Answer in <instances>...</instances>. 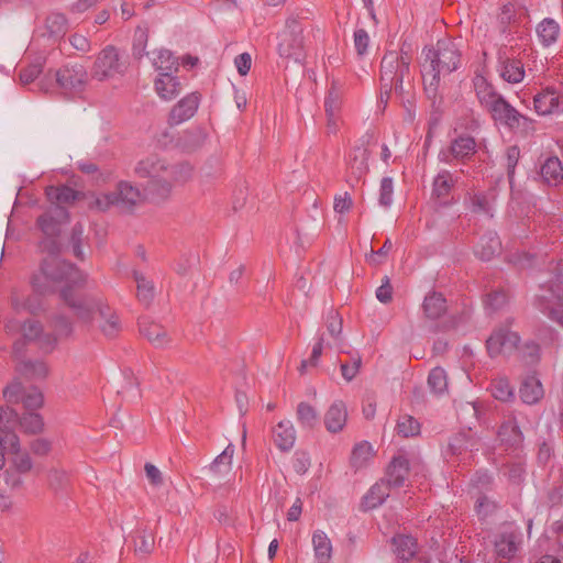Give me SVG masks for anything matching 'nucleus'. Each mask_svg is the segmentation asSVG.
I'll return each mask as SVG.
<instances>
[{"instance_id":"20","label":"nucleus","mask_w":563,"mask_h":563,"mask_svg":"<svg viewBox=\"0 0 563 563\" xmlns=\"http://www.w3.org/2000/svg\"><path fill=\"white\" fill-rule=\"evenodd\" d=\"M409 476V461L398 454L391 459L386 467L385 476L382 478L391 489L402 487Z\"/></svg>"},{"instance_id":"6","label":"nucleus","mask_w":563,"mask_h":563,"mask_svg":"<svg viewBox=\"0 0 563 563\" xmlns=\"http://www.w3.org/2000/svg\"><path fill=\"white\" fill-rule=\"evenodd\" d=\"M411 57L407 53L396 51L387 52L380 63V84L382 89L389 99L391 91L404 96V81L409 77V66Z\"/></svg>"},{"instance_id":"27","label":"nucleus","mask_w":563,"mask_h":563,"mask_svg":"<svg viewBox=\"0 0 563 563\" xmlns=\"http://www.w3.org/2000/svg\"><path fill=\"white\" fill-rule=\"evenodd\" d=\"M473 86L479 103L487 110L501 97L483 75H475Z\"/></svg>"},{"instance_id":"59","label":"nucleus","mask_w":563,"mask_h":563,"mask_svg":"<svg viewBox=\"0 0 563 563\" xmlns=\"http://www.w3.org/2000/svg\"><path fill=\"white\" fill-rule=\"evenodd\" d=\"M154 549V537L145 530L140 531L135 539V552L140 555H147Z\"/></svg>"},{"instance_id":"61","label":"nucleus","mask_w":563,"mask_h":563,"mask_svg":"<svg viewBox=\"0 0 563 563\" xmlns=\"http://www.w3.org/2000/svg\"><path fill=\"white\" fill-rule=\"evenodd\" d=\"M327 329L329 334L334 339L338 340L342 333L343 324H342V318L335 311L334 309H330L327 313Z\"/></svg>"},{"instance_id":"9","label":"nucleus","mask_w":563,"mask_h":563,"mask_svg":"<svg viewBox=\"0 0 563 563\" xmlns=\"http://www.w3.org/2000/svg\"><path fill=\"white\" fill-rule=\"evenodd\" d=\"M537 296L538 309L563 327V275L559 274L548 285L541 286Z\"/></svg>"},{"instance_id":"50","label":"nucleus","mask_w":563,"mask_h":563,"mask_svg":"<svg viewBox=\"0 0 563 563\" xmlns=\"http://www.w3.org/2000/svg\"><path fill=\"white\" fill-rule=\"evenodd\" d=\"M47 196L51 199H55L57 201L56 205L60 206L59 203L74 202L78 198L79 192L68 186H60L48 188Z\"/></svg>"},{"instance_id":"26","label":"nucleus","mask_w":563,"mask_h":563,"mask_svg":"<svg viewBox=\"0 0 563 563\" xmlns=\"http://www.w3.org/2000/svg\"><path fill=\"white\" fill-rule=\"evenodd\" d=\"M347 419L346 406L342 400H335L324 413V426L331 433L340 432Z\"/></svg>"},{"instance_id":"13","label":"nucleus","mask_w":563,"mask_h":563,"mask_svg":"<svg viewBox=\"0 0 563 563\" xmlns=\"http://www.w3.org/2000/svg\"><path fill=\"white\" fill-rule=\"evenodd\" d=\"M477 144L473 136L461 134L453 139L450 145L441 148L438 154L440 162L452 164L454 161L466 163L476 153Z\"/></svg>"},{"instance_id":"14","label":"nucleus","mask_w":563,"mask_h":563,"mask_svg":"<svg viewBox=\"0 0 563 563\" xmlns=\"http://www.w3.org/2000/svg\"><path fill=\"white\" fill-rule=\"evenodd\" d=\"M520 338L507 327L496 329L486 340L487 352L490 357L511 354L517 351Z\"/></svg>"},{"instance_id":"36","label":"nucleus","mask_w":563,"mask_h":563,"mask_svg":"<svg viewBox=\"0 0 563 563\" xmlns=\"http://www.w3.org/2000/svg\"><path fill=\"white\" fill-rule=\"evenodd\" d=\"M314 558L318 563H329L332 558V543L323 531H316L312 534Z\"/></svg>"},{"instance_id":"64","label":"nucleus","mask_w":563,"mask_h":563,"mask_svg":"<svg viewBox=\"0 0 563 563\" xmlns=\"http://www.w3.org/2000/svg\"><path fill=\"white\" fill-rule=\"evenodd\" d=\"M394 181L390 177H384L379 188V205L387 208L393 202Z\"/></svg>"},{"instance_id":"38","label":"nucleus","mask_w":563,"mask_h":563,"mask_svg":"<svg viewBox=\"0 0 563 563\" xmlns=\"http://www.w3.org/2000/svg\"><path fill=\"white\" fill-rule=\"evenodd\" d=\"M207 139V131L200 126H196L183 133L179 139V144L183 150L194 152L200 148L206 143Z\"/></svg>"},{"instance_id":"8","label":"nucleus","mask_w":563,"mask_h":563,"mask_svg":"<svg viewBox=\"0 0 563 563\" xmlns=\"http://www.w3.org/2000/svg\"><path fill=\"white\" fill-rule=\"evenodd\" d=\"M129 67L128 57L112 45L106 46L97 56L91 77L99 81L123 76Z\"/></svg>"},{"instance_id":"46","label":"nucleus","mask_w":563,"mask_h":563,"mask_svg":"<svg viewBox=\"0 0 563 563\" xmlns=\"http://www.w3.org/2000/svg\"><path fill=\"white\" fill-rule=\"evenodd\" d=\"M453 187L452 174L449 170H441L433 180L432 195L438 199L446 198Z\"/></svg>"},{"instance_id":"37","label":"nucleus","mask_w":563,"mask_h":563,"mask_svg":"<svg viewBox=\"0 0 563 563\" xmlns=\"http://www.w3.org/2000/svg\"><path fill=\"white\" fill-rule=\"evenodd\" d=\"M498 437L501 442L512 448L519 446L523 441V434L514 418L508 419L500 426Z\"/></svg>"},{"instance_id":"25","label":"nucleus","mask_w":563,"mask_h":563,"mask_svg":"<svg viewBox=\"0 0 563 563\" xmlns=\"http://www.w3.org/2000/svg\"><path fill=\"white\" fill-rule=\"evenodd\" d=\"M154 88L161 99L169 101L179 95L181 84L173 74L161 73L154 81Z\"/></svg>"},{"instance_id":"35","label":"nucleus","mask_w":563,"mask_h":563,"mask_svg":"<svg viewBox=\"0 0 563 563\" xmlns=\"http://www.w3.org/2000/svg\"><path fill=\"white\" fill-rule=\"evenodd\" d=\"M151 60L153 67L158 71V74H173L174 71L178 70L177 58L168 49L161 48L157 51H153Z\"/></svg>"},{"instance_id":"40","label":"nucleus","mask_w":563,"mask_h":563,"mask_svg":"<svg viewBox=\"0 0 563 563\" xmlns=\"http://www.w3.org/2000/svg\"><path fill=\"white\" fill-rule=\"evenodd\" d=\"M475 444L470 433L460 432L450 438L445 452L451 455H461L463 452L473 451Z\"/></svg>"},{"instance_id":"58","label":"nucleus","mask_w":563,"mask_h":563,"mask_svg":"<svg viewBox=\"0 0 563 563\" xmlns=\"http://www.w3.org/2000/svg\"><path fill=\"white\" fill-rule=\"evenodd\" d=\"M21 402L27 410H30V412H32L43 406L44 397L36 387H32L26 390Z\"/></svg>"},{"instance_id":"51","label":"nucleus","mask_w":563,"mask_h":563,"mask_svg":"<svg viewBox=\"0 0 563 563\" xmlns=\"http://www.w3.org/2000/svg\"><path fill=\"white\" fill-rule=\"evenodd\" d=\"M21 428L31 434H36L43 430L44 422L41 415L36 412H27L18 419Z\"/></svg>"},{"instance_id":"28","label":"nucleus","mask_w":563,"mask_h":563,"mask_svg":"<svg viewBox=\"0 0 563 563\" xmlns=\"http://www.w3.org/2000/svg\"><path fill=\"white\" fill-rule=\"evenodd\" d=\"M167 162V158L158 155H150L136 163L134 166V175L139 178L147 179L146 183H151L158 172H162V167Z\"/></svg>"},{"instance_id":"29","label":"nucleus","mask_w":563,"mask_h":563,"mask_svg":"<svg viewBox=\"0 0 563 563\" xmlns=\"http://www.w3.org/2000/svg\"><path fill=\"white\" fill-rule=\"evenodd\" d=\"M139 327L141 334L155 347H164L170 341L166 330L158 323L142 320Z\"/></svg>"},{"instance_id":"11","label":"nucleus","mask_w":563,"mask_h":563,"mask_svg":"<svg viewBox=\"0 0 563 563\" xmlns=\"http://www.w3.org/2000/svg\"><path fill=\"white\" fill-rule=\"evenodd\" d=\"M303 36L299 23L291 19L286 22V30L282 34L278 44V53L283 58L300 62L303 57Z\"/></svg>"},{"instance_id":"34","label":"nucleus","mask_w":563,"mask_h":563,"mask_svg":"<svg viewBox=\"0 0 563 563\" xmlns=\"http://www.w3.org/2000/svg\"><path fill=\"white\" fill-rule=\"evenodd\" d=\"M500 246L501 244L496 233H486L479 239L475 247V255L483 261H490L499 253Z\"/></svg>"},{"instance_id":"39","label":"nucleus","mask_w":563,"mask_h":563,"mask_svg":"<svg viewBox=\"0 0 563 563\" xmlns=\"http://www.w3.org/2000/svg\"><path fill=\"white\" fill-rule=\"evenodd\" d=\"M423 311L430 319L440 318L446 310L445 298L439 292H431L423 300Z\"/></svg>"},{"instance_id":"54","label":"nucleus","mask_w":563,"mask_h":563,"mask_svg":"<svg viewBox=\"0 0 563 563\" xmlns=\"http://www.w3.org/2000/svg\"><path fill=\"white\" fill-rule=\"evenodd\" d=\"M518 355L527 365H533L539 361L540 347L533 341H528L523 345H518Z\"/></svg>"},{"instance_id":"5","label":"nucleus","mask_w":563,"mask_h":563,"mask_svg":"<svg viewBox=\"0 0 563 563\" xmlns=\"http://www.w3.org/2000/svg\"><path fill=\"white\" fill-rule=\"evenodd\" d=\"M144 197L141 189L131 181H119L112 191L97 196L90 208L107 211L114 207L121 213L131 214L142 203Z\"/></svg>"},{"instance_id":"63","label":"nucleus","mask_w":563,"mask_h":563,"mask_svg":"<svg viewBox=\"0 0 563 563\" xmlns=\"http://www.w3.org/2000/svg\"><path fill=\"white\" fill-rule=\"evenodd\" d=\"M497 508V505L494 500L489 499L485 495H481L477 497L475 503V511L481 519H485L490 516Z\"/></svg>"},{"instance_id":"57","label":"nucleus","mask_w":563,"mask_h":563,"mask_svg":"<svg viewBox=\"0 0 563 563\" xmlns=\"http://www.w3.org/2000/svg\"><path fill=\"white\" fill-rule=\"evenodd\" d=\"M508 297L504 290H494L487 294L485 308L490 312L500 310L507 303Z\"/></svg>"},{"instance_id":"56","label":"nucleus","mask_w":563,"mask_h":563,"mask_svg":"<svg viewBox=\"0 0 563 563\" xmlns=\"http://www.w3.org/2000/svg\"><path fill=\"white\" fill-rule=\"evenodd\" d=\"M520 158V148L517 145H511L506 151L505 166L507 169V176L510 184L514 183L515 169Z\"/></svg>"},{"instance_id":"49","label":"nucleus","mask_w":563,"mask_h":563,"mask_svg":"<svg viewBox=\"0 0 563 563\" xmlns=\"http://www.w3.org/2000/svg\"><path fill=\"white\" fill-rule=\"evenodd\" d=\"M134 279L137 284V298L139 300L148 306L154 298L153 283L147 280L143 274L134 272Z\"/></svg>"},{"instance_id":"22","label":"nucleus","mask_w":563,"mask_h":563,"mask_svg":"<svg viewBox=\"0 0 563 563\" xmlns=\"http://www.w3.org/2000/svg\"><path fill=\"white\" fill-rule=\"evenodd\" d=\"M22 335L26 341H37L38 347L46 353L56 347V339L43 332V325L35 320H27L21 327Z\"/></svg>"},{"instance_id":"31","label":"nucleus","mask_w":563,"mask_h":563,"mask_svg":"<svg viewBox=\"0 0 563 563\" xmlns=\"http://www.w3.org/2000/svg\"><path fill=\"white\" fill-rule=\"evenodd\" d=\"M390 489L383 479L375 483L362 499L363 509L369 510L380 506L389 496Z\"/></svg>"},{"instance_id":"18","label":"nucleus","mask_w":563,"mask_h":563,"mask_svg":"<svg viewBox=\"0 0 563 563\" xmlns=\"http://www.w3.org/2000/svg\"><path fill=\"white\" fill-rule=\"evenodd\" d=\"M372 139V134L366 133L361 140L358 144H355L347 156L346 164L351 174L355 178H361L368 172V157L369 152L366 147L369 140Z\"/></svg>"},{"instance_id":"44","label":"nucleus","mask_w":563,"mask_h":563,"mask_svg":"<svg viewBox=\"0 0 563 563\" xmlns=\"http://www.w3.org/2000/svg\"><path fill=\"white\" fill-rule=\"evenodd\" d=\"M18 371L27 378H45L48 374V366L43 361H22Z\"/></svg>"},{"instance_id":"53","label":"nucleus","mask_w":563,"mask_h":563,"mask_svg":"<svg viewBox=\"0 0 563 563\" xmlns=\"http://www.w3.org/2000/svg\"><path fill=\"white\" fill-rule=\"evenodd\" d=\"M428 386L434 394L445 391L448 387L445 371L441 367L433 368L428 376Z\"/></svg>"},{"instance_id":"48","label":"nucleus","mask_w":563,"mask_h":563,"mask_svg":"<svg viewBox=\"0 0 563 563\" xmlns=\"http://www.w3.org/2000/svg\"><path fill=\"white\" fill-rule=\"evenodd\" d=\"M297 420L302 428H313L318 422L317 410L308 402L301 401L296 410Z\"/></svg>"},{"instance_id":"55","label":"nucleus","mask_w":563,"mask_h":563,"mask_svg":"<svg viewBox=\"0 0 563 563\" xmlns=\"http://www.w3.org/2000/svg\"><path fill=\"white\" fill-rule=\"evenodd\" d=\"M340 91L335 88L333 82L324 101L325 113L330 119V122L333 120L334 115H336V112L340 109Z\"/></svg>"},{"instance_id":"62","label":"nucleus","mask_w":563,"mask_h":563,"mask_svg":"<svg viewBox=\"0 0 563 563\" xmlns=\"http://www.w3.org/2000/svg\"><path fill=\"white\" fill-rule=\"evenodd\" d=\"M25 393L26 390L22 384L18 379H14L3 389V397L8 402L18 404L22 401Z\"/></svg>"},{"instance_id":"24","label":"nucleus","mask_w":563,"mask_h":563,"mask_svg":"<svg viewBox=\"0 0 563 563\" xmlns=\"http://www.w3.org/2000/svg\"><path fill=\"white\" fill-rule=\"evenodd\" d=\"M296 430L290 420H282L273 428L274 444L282 452H289L296 442Z\"/></svg>"},{"instance_id":"43","label":"nucleus","mask_w":563,"mask_h":563,"mask_svg":"<svg viewBox=\"0 0 563 563\" xmlns=\"http://www.w3.org/2000/svg\"><path fill=\"white\" fill-rule=\"evenodd\" d=\"M489 390L492 396L500 401H510L515 398V390L506 377L493 379Z\"/></svg>"},{"instance_id":"21","label":"nucleus","mask_w":563,"mask_h":563,"mask_svg":"<svg viewBox=\"0 0 563 563\" xmlns=\"http://www.w3.org/2000/svg\"><path fill=\"white\" fill-rule=\"evenodd\" d=\"M497 59L499 64L500 77L510 84H518L523 80L525 68L521 60L509 57L506 54V48L498 49Z\"/></svg>"},{"instance_id":"52","label":"nucleus","mask_w":563,"mask_h":563,"mask_svg":"<svg viewBox=\"0 0 563 563\" xmlns=\"http://www.w3.org/2000/svg\"><path fill=\"white\" fill-rule=\"evenodd\" d=\"M396 430L404 438L415 437L420 432V423L413 417L405 415L398 419Z\"/></svg>"},{"instance_id":"42","label":"nucleus","mask_w":563,"mask_h":563,"mask_svg":"<svg viewBox=\"0 0 563 563\" xmlns=\"http://www.w3.org/2000/svg\"><path fill=\"white\" fill-rule=\"evenodd\" d=\"M45 29L49 37H63L68 30L66 16L63 13H51L45 20Z\"/></svg>"},{"instance_id":"15","label":"nucleus","mask_w":563,"mask_h":563,"mask_svg":"<svg viewBox=\"0 0 563 563\" xmlns=\"http://www.w3.org/2000/svg\"><path fill=\"white\" fill-rule=\"evenodd\" d=\"M18 419L19 415L15 410L0 407V426H2L0 450L8 454L21 450L20 439L12 430L18 424Z\"/></svg>"},{"instance_id":"17","label":"nucleus","mask_w":563,"mask_h":563,"mask_svg":"<svg viewBox=\"0 0 563 563\" xmlns=\"http://www.w3.org/2000/svg\"><path fill=\"white\" fill-rule=\"evenodd\" d=\"M12 455L10 468L7 470L4 474V481L11 488H19L23 484L21 475L27 474L32 471L33 461L30 454L25 451L19 450Z\"/></svg>"},{"instance_id":"4","label":"nucleus","mask_w":563,"mask_h":563,"mask_svg":"<svg viewBox=\"0 0 563 563\" xmlns=\"http://www.w3.org/2000/svg\"><path fill=\"white\" fill-rule=\"evenodd\" d=\"M192 176L190 164L167 162L162 167V172L155 175L151 183H146L145 191L154 202H164L172 196L176 186L184 185Z\"/></svg>"},{"instance_id":"10","label":"nucleus","mask_w":563,"mask_h":563,"mask_svg":"<svg viewBox=\"0 0 563 563\" xmlns=\"http://www.w3.org/2000/svg\"><path fill=\"white\" fill-rule=\"evenodd\" d=\"M54 77L56 87L66 96L82 92L88 81L87 69L79 64L59 68L54 73Z\"/></svg>"},{"instance_id":"47","label":"nucleus","mask_w":563,"mask_h":563,"mask_svg":"<svg viewBox=\"0 0 563 563\" xmlns=\"http://www.w3.org/2000/svg\"><path fill=\"white\" fill-rule=\"evenodd\" d=\"M373 457V448L368 442L356 444L351 454V464L358 470L364 467Z\"/></svg>"},{"instance_id":"19","label":"nucleus","mask_w":563,"mask_h":563,"mask_svg":"<svg viewBox=\"0 0 563 563\" xmlns=\"http://www.w3.org/2000/svg\"><path fill=\"white\" fill-rule=\"evenodd\" d=\"M201 96L198 92H191L181 98L170 110L168 123L170 125L181 124L191 119L200 104Z\"/></svg>"},{"instance_id":"45","label":"nucleus","mask_w":563,"mask_h":563,"mask_svg":"<svg viewBox=\"0 0 563 563\" xmlns=\"http://www.w3.org/2000/svg\"><path fill=\"white\" fill-rule=\"evenodd\" d=\"M538 35L543 45L549 46L553 44L560 33V26L553 19H544L537 27Z\"/></svg>"},{"instance_id":"23","label":"nucleus","mask_w":563,"mask_h":563,"mask_svg":"<svg viewBox=\"0 0 563 563\" xmlns=\"http://www.w3.org/2000/svg\"><path fill=\"white\" fill-rule=\"evenodd\" d=\"M561 99L562 97L560 92H558L552 87H547L541 92L534 96V110L540 115L563 112Z\"/></svg>"},{"instance_id":"33","label":"nucleus","mask_w":563,"mask_h":563,"mask_svg":"<svg viewBox=\"0 0 563 563\" xmlns=\"http://www.w3.org/2000/svg\"><path fill=\"white\" fill-rule=\"evenodd\" d=\"M540 175L544 183L558 186L563 180V166L556 156L548 157L541 165Z\"/></svg>"},{"instance_id":"16","label":"nucleus","mask_w":563,"mask_h":563,"mask_svg":"<svg viewBox=\"0 0 563 563\" xmlns=\"http://www.w3.org/2000/svg\"><path fill=\"white\" fill-rule=\"evenodd\" d=\"M521 543V533L512 526H505L494 540L495 553L498 559L509 561L515 558Z\"/></svg>"},{"instance_id":"12","label":"nucleus","mask_w":563,"mask_h":563,"mask_svg":"<svg viewBox=\"0 0 563 563\" xmlns=\"http://www.w3.org/2000/svg\"><path fill=\"white\" fill-rule=\"evenodd\" d=\"M488 112L495 121L500 122L511 130L521 129L527 131L532 129V120L518 112L503 96L495 101L488 109Z\"/></svg>"},{"instance_id":"41","label":"nucleus","mask_w":563,"mask_h":563,"mask_svg":"<svg viewBox=\"0 0 563 563\" xmlns=\"http://www.w3.org/2000/svg\"><path fill=\"white\" fill-rule=\"evenodd\" d=\"M234 445L229 444L221 454H219L209 466V471L214 475H225L232 468Z\"/></svg>"},{"instance_id":"7","label":"nucleus","mask_w":563,"mask_h":563,"mask_svg":"<svg viewBox=\"0 0 563 563\" xmlns=\"http://www.w3.org/2000/svg\"><path fill=\"white\" fill-rule=\"evenodd\" d=\"M68 217V211L64 207L54 205L37 218V227L44 235L38 244L42 253H59L60 243L58 238L62 232V225L67 222Z\"/></svg>"},{"instance_id":"32","label":"nucleus","mask_w":563,"mask_h":563,"mask_svg":"<svg viewBox=\"0 0 563 563\" xmlns=\"http://www.w3.org/2000/svg\"><path fill=\"white\" fill-rule=\"evenodd\" d=\"M543 387L534 376L526 377L519 388V396L527 405H534L543 397Z\"/></svg>"},{"instance_id":"3","label":"nucleus","mask_w":563,"mask_h":563,"mask_svg":"<svg viewBox=\"0 0 563 563\" xmlns=\"http://www.w3.org/2000/svg\"><path fill=\"white\" fill-rule=\"evenodd\" d=\"M86 275L73 264L62 260L58 254H47L42 260L40 268L31 278L33 289L41 294H54L58 286L63 289L69 288L74 294H79L80 288L86 283Z\"/></svg>"},{"instance_id":"2","label":"nucleus","mask_w":563,"mask_h":563,"mask_svg":"<svg viewBox=\"0 0 563 563\" xmlns=\"http://www.w3.org/2000/svg\"><path fill=\"white\" fill-rule=\"evenodd\" d=\"M60 299L82 324L92 325L98 321L100 331L108 338H114L120 332L118 316L100 297L74 294L71 289L66 288L60 291Z\"/></svg>"},{"instance_id":"1","label":"nucleus","mask_w":563,"mask_h":563,"mask_svg":"<svg viewBox=\"0 0 563 563\" xmlns=\"http://www.w3.org/2000/svg\"><path fill=\"white\" fill-rule=\"evenodd\" d=\"M462 46L461 40L445 37L439 40L434 47L423 49L422 77L429 98L437 97L441 75H450L460 67Z\"/></svg>"},{"instance_id":"60","label":"nucleus","mask_w":563,"mask_h":563,"mask_svg":"<svg viewBox=\"0 0 563 563\" xmlns=\"http://www.w3.org/2000/svg\"><path fill=\"white\" fill-rule=\"evenodd\" d=\"M147 30L143 27H137L134 33L133 38V55L136 58H141L144 55H148V53L145 51L146 44H147Z\"/></svg>"},{"instance_id":"30","label":"nucleus","mask_w":563,"mask_h":563,"mask_svg":"<svg viewBox=\"0 0 563 563\" xmlns=\"http://www.w3.org/2000/svg\"><path fill=\"white\" fill-rule=\"evenodd\" d=\"M47 324L52 330L49 334L56 339V344L59 340L69 338L74 331L73 321L64 313H53L48 317Z\"/></svg>"}]
</instances>
